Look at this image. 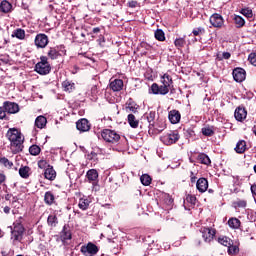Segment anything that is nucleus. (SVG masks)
I'll list each match as a JSON object with an SVG mask.
<instances>
[{"mask_svg": "<svg viewBox=\"0 0 256 256\" xmlns=\"http://www.w3.org/2000/svg\"><path fill=\"white\" fill-rule=\"evenodd\" d=\"M251 191H252L253 195H256V185L251 186Z\"/></svg>", "mask_w": 256, "mask_h": 256, "instance_id": "obj_59", "label": "nucleus"}, {"mask_svg": "<svg viewBox=\"0 0 256 256\" xmlns=\"http://www.w3.org/2000/svg\"><path fill=\"white\" fill-rule=\"evenodd\" d=\"M220 59H231V53L229 52L222 53V57Z\"/></svg>", "mask_w": 256, "mask_h": 256, "instance_id": "obj_54", "label": "nucleus"}, {"mask_svg": "<svg viewBox=\"0 0 256 256\" xmlns=\"http://www.w3.org/2000/svg\"><path fill=\"white\" fill-rule=\"evenodd\" d=\"M154 37L157 41H165V32L161 29H157L154 33Z\"/></svg>", "mask_w": 256, "mask_h": 256, "instance_id": "obj_40", "label": "nucleus"}, {"mask_svg": "<svg viewBox=\"0 0 256 256\" xmlns=\"http://www.w3.org/2000/svg\"><path fill=\"white\" fill-rule=\"evenodd\" d=\"M179 139V133L171 132L160 137L164 145H173Z\"/></svg>", "mask_w": 256, "mask_h": 256, "instance_id": "obj_10", "label": "nucleus"}, {"mask_svg": "<svg viewBox=\"0 0 256 256\" xmlns=\"http://www.w3.org/2000/svg\"><path fill=\"white\" fill-rule=\"evenodd\" d=\"M91 93H93L95 95V93H97V86H92L91 88Z\"/></svg>", "mask_w": 256, "mask_h": 256, "instance_id": "obj_58", "label": "nucleus"}, {"mask_svg": "<svg viewBox=\"0 0 256 256\" xmlns=\"http://www.w3.org/2000/svg\"><path fill=\"white\" fill-rule=\"evenodd\" d=\"M128 123L132 129H137L139 127V120H137L133 114L128 115Z\"/></svg>", "mask_w": 256, "mask_h": 256, "instance_id": "obj_27", "label": "nucleus"}, {"mask_svg": "<svg viewBox=\"0 0 256 256\" xmlns=\"http://www.w3.org/2000/svg\"><path fill=\"white\" fill-rule=\"evenodd\" d=\"M160 81L162 83L160 86L157 83L152 84L151 92L153 95H167L171 89V86L173 85V78H171L169 74H164L161 76Z\"/></svg>", "mask_w": 256, "mask_h": 256, "instance_id": "obj_2", "label": "nucleus"}, {"mask_svg": "<svg viewBox=\"0 0 256 256\" xmlns=\"http://www.w3.org/2000/svg\"><path fill=\"white\" fill-rule=\"evenodd\" d=\"M166 127L167 124H165V120H156L152 125H149V133H152V135H158V133L165 131Z\"/></svg>", "mask_w": 256, "mask_h": 256, "instance_id": "obj_6", "label": "nucleus"}, {"mask_svg": "<svg viewBox=\"0 0 256 256\" xmlns=\"http://www.w3.org/2000/svg\"><path fill=\"white\" fill-rule=\"evenodd\" d=\"M218 243H220V245H223L224 247H229L233 243V240H231L227 236H223L218 239Z\"/></svg>", "mask_w": 256, "mask_h": 256, "instance_id": "obj_33", "label": "nucleus"}, {"mask_svg": "<svg viewBox=\"0 0 256 256\" xmlns=\"http://www.w3.org/2000/svg\"><path fill=\"white\" fill-rule=\"evenodd\" d=\"M198 161L202 165H211V158H209V156L205 153H201L198 155Z\"/></svg>", "mask_w": 256, "mask_h": 256, "instance_id": "obj_26", "label": "nucleus"}, {"mask_svg": "<svg viewBox=\"0 0 256 256\" xmlns=\"http://www.w3.org/2000/svg\"><path fill=\"white\" fill-rule=\"evenodd\" d=\"M102 138L107 143H118L119 139H121V136L115 132V130L111 129H105L101 133Z\"/></svg>", "mask_w": 256, "mask_h": 256, "instance_id": "obj_5", "label": "nucleus"}, {"mask_svg": "<svg viewBox=\"0 0 256 256\" xmlns=\"http://www.w3.org/2000/svg\"><path fill=\"white\" fill-rule=\"evenodd\" d=\"M0 164L4 165V167H7L8 169H11V167H13V162L9 161V159L5 157L0 159Z\"/></svg>", "mask_w": 256, "mask_h": 256, "instance_id": "obj_45", "label": "nucleus"}, {"mask_svg": "<svg viewBox=\"0 0 256 256\" xmlns=\"http://www.w3.org/2000/svg\"><path fill=\"white\" fill-rule=\"evenodd\" d=\"M35 71L39 75H49L51 73V64H49L47 56L40 57V62L35 65Z\"/></svg>", "mask_w": 256, "mask_h": 256, "instance_id": "obj_3", "label": "nucleus"}, {"mask_svg": "<svg viewBox=\"0 0 256 256\" xmlns=\"http://www.w3.org/2000/svg\"><path fill=\"white\" fill-rule=\"evenodd\" d=\"M186 201H187V203H191V205H195L197 198L193 195H188L186 197Z\"/></svg>", "mask_w": 256, "mask_h": 256, "instance_id": "obj_51", "label": "nucleus"}, {"mask_svg": "<svg viewBox=\"0 0 256 256\" xmlns=\"http://www.w3.org/2000/svg\"><path fill=\"white\" fill-rule=\"evenodd\" d=\"M37 49H45L49 45V37L46 34H37L34 40Z\"/></svg>", "mask_w": 256, "mask_h": 256, "instance_id": "obj_8", "label": "nucleus"}, {"mask_svg": "<svg viewBox=\"0 0 256 256\" xmlns=\"http://www.w3.org/2000/svg\"><path fill=\"white\" fill-rule=\"evenodd\" d=\"M233 21L238 29L245 26V19L239 15H234Z\"/></svg>", "mask_w": 256, "mask_h": 256, "instance_id": "obj_29", "label": "nucleus"}, {"mask_svg": "<svg viewBox=\"0 0 256 256\" xmlns=\"http://www.w3.org/2000/svg\"><path fill=\"white\" fill-rule=\"evenodd\" d=\"M195 244L198 245V246L201 245V240H196Z\"/></svg>", "mask_w": 256, "mask_h": 256, "instance_id": "obj_63", "label": "nucleus"}, {"mask_svg": "<svg viewBox=\"0 0 256 256\" xmlns=\"http://www.w3.org/2000/svg\"><path fill=\"white\" fill-rule=\"evenodd\" d=\"M4 111L10 114L19 113V104L14 102H4Z\"/></svg>", "mask_w": 256, "mask_h": 256, "instance_id": "obj_15", "label": "nucleus"}, {"mask_svg": "<svg viewBox=\"0 0 256 256\" xmlns=\"http://www.w3.org/2000/svg\"><path fill=\"white\" fill-rule=\"evenodd\" d=\"M109 87L114 92L123 91V80H121V79L110 80Z\"/></svg>", "mask_w": 256, "mask_h": 256, "instance_id": "obj_19", "label": "nucleus"}, {"mask_svg": "<svg viewBox=\"0 0 256 256\" xmlns=\"http://www.w3.org/2000/svg\"><path fill=\"white\" fill-rule=\"evenodd\" d=\"M247 149V142H245L244 140H240L235 147V151L236 153H245Z\"/></svg>", "mask_w": 256, "mask_h": 256, "instance_id": "obj_24", "label": "nucleus"}, {"mask_svg": "<svg viewBox=\"0 0 256 256\" xmlns=\"http://www.w3.org/2000/svg\"><path fill=\"white\" fill-rule=\"evenodd\" d=\"M44 201L46 205H53V203H55V195H53V192H46L44 195Z\"/></svg>", "mask_w": 256, "mask_h": 256, "instance_id": "obj_25", "label": "nucleus"}, {"mask_svg": "<svg viewBox=\"0 0 256 256\" xmlns=\"http://www.w3.org/2000/svg\"><path fill=\"white\" fill-rule=\"evenodd\" d=\"M5 200H6V201H10V200H11V194H7V195L5 196Z\"/></svg>", "mask_w": 256, "mask_h": 256, "instance_id": "obj_62", "label": "nucleus"}, {"mask_svg": "<svg viewBox=\"0 0 256 256\" xmlns=\"http://www.w3.org/2000/svg\"><path fill=\"white\" fill-rule=\"evenodd\" d=\"M137 109H139V106L135 102H128L126 104V111H130L131 113H137Z\"/></svg>", "mask_w": 256, "mask_h": 256, "instance_id": "obj_37", "label": "nucleus"}, {"mask_svg": "<svg viewBox=\"0 0 256 256\" xmlns=\"http://www.w3.org/2000/svg\"><path fill=\"white\" fill-rule=\"evenodd\" d=\"M233 79L236 81V83H243L245 81V77L247 73L245 72V69L243 68H235L232 72Z\"/></svg>", "mask_w": 256, "mask_h": 256, "instance_id": "obj_12", "label": "nucleus"}, {"mask_svg": "<svg viewBox=\"0 0 256 256\" xmlns=\"http://www.w3.org/2000/svg\"><path fill=\"white\" fill-rule=\"evenodd\" d=\"M6 113L5 108L0 107V119H5Z\"/></svg>", "mask_w": 256, "mask_h": 256, "instance_id": "obj_53", "label": "nucleus"}, {"mask_svg": "<svg viewBox=\"0 0 256 256\" xmlns=\"http://www.w3.org/2000/svg\"><path fill=\"white\" fill-rule=\"evenodd\" d=\"M61 241H69L71 239V232L67 230H63L61 232Z\"/></svg>", "mask_w": 256, "mask_h": 256, "instance_id": "obj_46", "label": "nucleus"}, {"mask_svg": "<svg viewBox=\"0 0 256 256\" xmlns=\"http://www.w3.org/2000/svg\"><path fill=\"white\" fill-rule=\"evenodd\" d=\"M248 61L251 63V65L256 67V53H251L248 57Z\"/></svg>", "mask_w": 256, "mask_h": 256, "instance_id": "obj_50", "label": "nucleus"}, {"mask_svg": "<svg viewBox=\"0 0 256 256\" xmlns=\"http://www.w3.org/2000/svg\"><path fill=\"white\" fill-rule=\"evenodd\" d=\"M47 223L50 227H57V216L55 215H49L47 219Z\"/></svg>", "mask_w": 256, "mask_h": 256, "instance_id": "obj_41", "label": "nucleus"}, {"mask_svg": "<svg viewBox=\"0 0 256 256\" xmlns=\"http://www.w3.org/2000/svg\"><path fill=\"white\" fill-rule=\"evenodd\" d=\"M234 117L236 121H244V119H247V110H245V108L238 107L234 112Z\"/></svg>", "mask_w": 256, "mask_h": 256, "instance_id": "obj_20", "label": "nucleus"}, {"mask_svg": "<svg viewBox=\"0 0 256 256\" xmlns=\"http://www.w3.org/2000/svg\"><path fill=\"white\" fill-rule=\"evenodd\" d=\"M190 181L191 183H195L197 181V177L195 176V173L190 172Z\"/></svg>", "mask_w": 256, "mask_h": 256, "instance_id": "obj_55", "label": "nucleus"}, {"mask_svg": "<svg viewBox=\"0 0 256 256\" xmlns=\"http://www.w3.org/2000/svg\"><path fill=\"white\" fill-rule=\"evenodd\" d=\"M11 9H13V5H11L9 1L3 0L0 3V10L2 11V13H10Z\"/></svg>", "mask_w": 256, "mask_h": 256, "instance_id": "obj_23", "label": "nucleus"}, {"mask_svg": "<svg viewBox=\"0 0 256 256\" xmlns=\"http://www.w3.org/2000/svg\"><path fill=\"white\" fill-rule=\"evenodd\" d=\"M155 112H153V111H151L150 113H148L147 115H146V119H147V121H148V123H149V125H152L154 122H155Z\"/></svg>", "mask_w": 256, "mask_h": 256, "instance_id": "obj_48", "label": "nucleus"}, {"mask_svg": "<svg viewBox=\"0 0 256 256\" xmlns=\"http://www.w3.org/2000/svg\"><path fill=\"white\" fill-rule=\"evenodd\" d=\"M192 33H193L194 37H197L199 35H204L205 28H203V27L194 28Z\"/></svg>", "mask_w": 256, "mask_h": 256, "instance_id": "obj_47", "label": "nucleus"}, {"mask_svg": "<svg viewBox=\"0 0 256 256\" xmlns=\"http://www.w3.org/2000/svg\"><path fill=\"white\" fill-rule=\"evenodd\" d=\"M140 181L142 183V185H145L146 187L151 185V176H149V174H143L140 177Z\"/></svg>", "mask_w": 256, "mask_h": 256, "instance_id": "obj_38", "label": "nucleus"}, {"mask_svg": "<svg viewBox=\"0 0 256 256\" xmlns=\"http://www.w3.org/2000/svg\"><path fill=\"white\" fill-rule=\"evenodd\" d=\"M196 188L199 193H205L209 189V181L206 178H199L196 182Z\"/></svg>", "mask_w": 256, "mask_h": 256, "instance_id": "obj_16", "label": "nucleus"}, {"mask_svg": "<svg viewBox=\"0 0 256 256\" xmlns=\"http://www.w3.org/2000/svg\"><path fill=\"white\" fill-rule=\"evenodd\" d=\"M35 125L38 129H45L47 126V118L45 116H38L35 120Z\"/></svg>", "mask_w": 256, "mask_h": 256, "instance_id": "obj_22", "label": "nucleus"}, {"mask_svg": "<svg viewBox=\"0 0 256 256\" xmlns=\"http://www.w3.org/2000/svg\"><path fill=\"white\" fill-rule=\"evenodd\" d=\"M80 251L85 256H93L99 253V248L97 247V245L89 242L87 245L82 246Z\"/></svg>", "mask_w": 256, "mask_h": 256, "instance_id": "obj_9", "label": "nucleus"}, {"mask_svg": "<svg viewBox=\"0 0 256 256\" xmlns=\"http://www.w3.org/2000/svg\"><path fill=\"white\" fill-rule=\"evenodd\" d=\"M168 119L170 123H172V125H177V123L181 121V113L179 112V110H171L168 113Z\"/></svg>", "mask_w": 256, "mask_h": 256, "instance_id": "obj_17", "label": "nucleus"}, {"mask_svg": "<svg viewBox=\"0 0 256 256\" xmlns=\"http://www.w3.org/2000/svg\"><path fill=\"white\" fill-rule=\"evenodd\" d=\"M233 207H235V209H245V207H247V201L238 199L235 202H233Z\"/></svg>", "mask_w": 256, "mask_h": 256, "instance_id": "obj_36", "label": "nucleus"}, {"mask_svg": "<svg viewBox=\"0 0 256 256\" xmlns=\"http://www.w3.org/2000/svg\"><path fill=\"white\" fill-rule=\"evenodd\" d=\"M201 233L205 243H211L212 239L215 237L216 232L213 228H203Z\"/></svg>", "mask_w": 256, "mask_h": 256, "instance_id": "obj_13", "label": "nucleus"}, {"mask_svg": "<svg viewBox=\"0 0 256 256\" xmlns=\"http://www.w3.org/2000/svg\"><path fill=\"white\" fill-rule=\"evenodd\" d=\"M240 13L244 15V17H247L248 19H251L253 17V10L251 8H243Z\"/></svg>", "mask_w": 256, "mask_h": 256, "instance_id": "obj_43", "label": "nucleus"}, {"mask_svg": "<svg viewBox=\"0 0 256 256\" xmlns=\"http://www.w3.org/2000/svg\"><path fill=\"white\" fill-rule=\"evenodd\" d=\"M65 53H67V51L64 46H56L49 48L47 55L49 59L55 60L59 59L60 55H65Z\"/></svg>", "mask_w": 256, "mask_h": 256, "instance_id": "obj_7", "label": "nucleus"}, {"mask_svg": "<svg viewBox=\"0 0 256 256\" xmlns=\"http://www.w3.org/2000/svg\"><path fill=\"white\" fill-rule=\"evenodd\" d=\"M186 44H187V41L185 40V36L176 38L174 41V45L175 47H177V49H181L182 47H185Z\"/></svg>", "mask_w": 256, "mask_h": 256, "instance_id": "obj_34", "label": "nucleus"}, {"mask_svg": "<svg viewBox=\"0 0 256 256\" xmlns=\"http://www.w3.org/2000/svg\"><path fill=\"white\" fill-rule=\"evenodd\" d=\"M43 165H45V161L38 162V166L40 167V169H43Z\"/></svg>", "mask_w": 256, "mask_h": 256, "instance_id": "obj_60", "label": "nucleus"}, {"mask_svg": "<svg viewBox=\"0 0 256 256\" xmlns=\"http://www.w3.org/2000/svg\"><path fill=\"white\" fill-rule=\"evenodd\" d=\"M5 179H6L5 174L0 173V185L1 183H5Z\"/></svg>", "mask_w": 256, "mask_h": 256, "instance_id": "obj_56", "label": "nucleus"}, {"mask_svg": "<svg viewBox=\"0 0 256 256\" xmlns=\"http://www.w3.org/2000/svg\"><path fill=\"white\" fill-rule=\"evenodd\" d=\"M76 129L81 133H85L91 129V124H89V120L82 118L76 122Z\"/></svg>", "mask_w": 256, "mask_h": 256, "instance_id": "obj_14", "label": "nucleus"}, {"mask_svg": "<svg viewBox=\"0 0 256 256\" xmlns=\"http://www.w3.org/2000/svg\"><path fill=\"white\" fill-rule=\"evenodd\" d=\"M137 5H139V3L135 0H131L128 2V7H130L131 9H135V7H137Z\"/></svg>", "mask_w": 256, "mask_h": 256, "instance_id": "obj_52", "label": "nucleus"}, {"mask_svg": "<svg viewBox=\"0 0 256 256\" xmlns=\"http://www.w3.org/2000/svg\"><path fill=\"white\" fill-rule=\"evenodd\" d=\"M253 169H254V173H256V164L254 165Z\"/></svg>", "mask_w": 256, "mask_h": 256, "instance_id": "obj_64", "label": "nucleus"}, {"mask_svg": "<svg viewBox=\"0 0 256 256\" xmlns=\"http://www.w3.org/2000/svg\"><path fill=\"white\" fill-rule=\"evenodd\" d=\"M4 213L9 214L11 213V208L9 206L4 207Z\"/></svg>", "mask_w": 256, "mask_h": 256, "instance_id": "obj_57", "label": "nucleus"}, {"mask_svg": "<svg viewBox=\"0 0 256 256\" xmlns=\"http://www.w3.org/2000/svg\"><path fill=\"white\" fill-rule=\"evenodd\" d=\"M11 228L12 241H22L23 234L25 233V227L20 222H14Z\"/></svg>", "mask_w": 256, "mask_h": 256, "instance_id": "obj_4", "label": "nucleus"}, {"mask_svg": "<svg viewBox=\"0 0 256 256\" xmlns=\"http://www.w3.org/2000/svg\"><path fill=\"white\" fill-rule=\"evenodd\" d=\"M86 177L89 183H92V185H97V180L99 179V172H97L95 169H90L87 171Z\"/></svg>", "mask_w": 256, "mask_h": 256, "instance_id": "obj_18", "label": "nucleus"}, {"mask_svg": "<svg viewBox=\"0 0 256 256\" xmlns=\"http://www.w3.org/2000/svg\"><path fill=\"white\" fill-rule=\"evenodd\" d=\"M164 203L167 207H171L173 205V198L169 194H164Z\"/></svg>", "mask_w": 256, "mask_h": 256, "instance_id": "obj_49", "label": "nucleus"}, {"mask_svg": "<svg viewBox=\"0 0 256 256\" xmlns=\"http://www.w3.org/2000/svg\"><path fill=\"white\" fill-rule=\"evenodd\" d=\"M239 253V246L233 245V242L228 247V255H237Z\"/></svg>", "mask_w": 256, "mask_h": 256, "instance_id": "obj_42", "label": "nucleus"}, {"mask_svg": "<svg viewBox=\"0 0 256 256\" xmlns=\"http://www.w3.org/2000/svg\"><path fill=\"white\" fill-rule=\"evenodd\" d=\"M12 37H16V39L23 40L25 39V30L18 28L12 32Z\"/></svg>", "mask_w": 256, "mask_h": 256, "instance_id": "obj_31", "label": "nucleus"}, {"mask_svg": "<svg viewBox=\"0 0 256 256\" xmlns=\"http://www.w3.org/2000/svg\"><path fill=\"white\" fill-rule=\"evenodd\" d=\"M93 33H99V31H101V29L99 27L93 28Z\"/></svg>", "mask_w": 256, "mask_h": 256, "instance_id": "obj_61", "label": "nucleus"}, {"mask_svg": "<svg viewBox=\"0 0 256 256\" xmlns=\"http://www.w3.org/2000/svg\"><path fill=\"white\" fill-rule=\"evenodd\" d=\"M201 131L202 135H204L205 137H213V135H215V131H213V128L211 127H204Z\"/></svg>", "mask_w": 256, "mask_h": 256, "instance_id": "obj_39", "label": "nucleus"}, {"mask_svg": "<svg viewBox=\"0 0 256 256\" xmlns=\"http://www.w3.org/2000/svg\"><path fill=\"white\" fill-rule=\"evenodd\" d=\"M44 177L49 181H53L57 177V172H55V169H53L52 166H48L44 172Z\"/></svg>", "mask_w": 256, "mask_h": 256, "instance_id": "obj_21", "label": "nucleus"}, {"mask_svg": "<svg viewBox=\"0 0 256 256\" xmlns=\"http://www.w3.org/2000/svg\"><path fill=\"white\" fill-rule=\"evenodd\" d=\"M91 202L89 201V199L87 198H81L79 200V203H78V207L79 209H81L82 211H87V209H89V204Z\"/></svg>", "mask_w": 256, "mask_h": 256, "instance_id": "obj_28", "label": "nucleus"}, {"mask_svg": "<svg viewBox=\"0 0 256 256\" xmlns=\"http://www.w3.org/2000/svg\"><path fill=\"white\" fill-rule=\"evenodd\" d=\"M29 171H31V169L28 166L21 167L19 169L20 177H22V179H27V177H29Z\"/></svg>", "mask_w": 256, "mask_h": 256, "instance_id": "obj_35", "label": "nucleus"}, {"mask_svg": "<svg viewBox=\"0 0 256 256\" xmlns=\"http://www.w3.org/2000/svg\"><path fill=\"white\" fill-rule=\"evenodd\" d=\"M6 137L10 141V149L12 153L17 154L23 151V141H25V138H23V135L19 129L10 128L6 134Z\"/></svg>", "mask_w": 256, "mask_h": 256, "instance_id": "obj_1", "label": "nucleus"}, {"mask_svg": "<svg viewBox=\"0 0 256 256\" xmlns=\"http://www.w3.org/2000/svg\"><path fill=\"white\" fill-rule=\"evenodd\" d=\"M210 23L212 25V27H216L218 29H221V27H223V25L225 24V20L223 19V16H221V14H212L210 16Z\"/></svg>", "mask_w": 256, "mask_h": 256, "instance_id": "obj_11", "label": "nucleus"}, {"mask_svg": "<svg viewBox=\"0 0 256 256\" xmlns=\"http://www.w3.org/2000/svg\"><path fill=\"white\" fill-rule=\"evenodd\" d=\"M29 152L31 155H39L41 153V148L37 145H32L30 148H29Z\"/></svg>", "mask_w": 256, "mask_h": 256, "instance_id": "obj_44", "label": "nucleus"}, {"mask_svg": "<svg viewBox=\"0 0 256 256\" xmlns=\"http://www.w3.org/2000/svg\"><path fill=\"white\" fill-rule=\"evenodd\" d=\"M62 87L64 89V91H68L69 93H71V91H73V89H75V83L66 80L62 83Z\"/></svg>", "mask_w": 256, "mask_h": 256, "instance_id": "obj_32", "label": "nucleus"}, {"mask_svg": "<svg viewBox=\"0 0 256 256\" xmlns=\"http://www.w3.org/2000/svg\"><path fill=\"white\" fill-rule=\"evenodd\" d=\"M228 225L231 229H239V227H241V221L237 218H230L228 220Z\"/></svg>", "mask_w": 256, "mask_h": 256, "instance_id": "obj_30", "label": "nucleus"}]
</instances>
